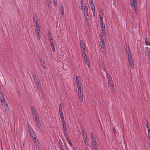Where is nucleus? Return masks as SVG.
I'll list each match as a JSON object with an SVG mask.
<instances>
[{"mask_svg":"<svg viewBox=\"0 0 150 150\" xmlns=\"http://www.w3.org/2000/svg\"><path fill=\"white\" fill-rule=\"evenodd\" d=\"M27 127L30 135L32 138L33 139L34 143L35 144L37 143L38 141L35 137L34 131L29 124L27 125Z\"/></svg>","mask_w":150,"mask_h":150,"instance_id":"nucleus-1","label":"nucleus"},{"mask_svg":"<svg viewBox=\"0 0 150 150\" xmlns=\"http://www.w3.org/2000/svg\"><path fill=\"white\" fill-rule=\"evenodd\" d=\"M80 44L81 50L82 52V54H83L84 52L85 53V54L86 53L87 51L86 49V43L83 41L81 40L80 41ZM84 53L85 54V53Z\"/></svg>","mask_w":150,"mask_h":150,"instance_id":"nucleus-2","label":"nucleus"},{"mask_svg":"<svg viewBox=\"0 0 150 150\" xmlns=\"http://www.w3.org/2000/svg\"><path fill=\"white\" fill-rule=\"evenodd\" d=\"M107 78L108 79V83L111 84V85L110 86L111 88H112L114 86V83L113 81L112 80V77L109 74L107 73Z\"/></svg>","mask_w":150,"mask_h":150,"instance_id":"nucleus-3","label":"nucleus"},{"mask_svg":"<svg viewBox=\"0 0 150 150\" xmlns=\"http://www.w3.org/2000/svg\"><path fill=\"white\" fill-rule=\"evenodd\" d=\"M84 53H85V52H84L83 54H82L83 58L85 61V63L87 65L88 67H89L90 66V64L89 59L87 58L88 56L86 55V53L84 54Z\"/></svg>","mask_w":150,"mask_h":150,"instance_id":"nucleus-4","label":"nucleus"},{"mask_svg":"<svg viewBox=\"0 0 150 150\" xmlns=\"http://www.w3.org/2000/svg\"><path fill=\"white\" fill-rule=\"evenodd\" d=\"M0 100L1 101V102L2 103V105L4 107H4H5V108L6 109L5 106H6V107L7 105L5 104V98H4V96H3L2 93L0 91Z\"/></svg>","mask_w":150,"mask_h":150,"instance_id":"nucleus-5","label":"nucleus"},{"mask_svg":"<svg viewBox=\"0 0 150 150\" xmlns=\"http://www.w3.org/2000/svg\"><path fill=\"white\" fill-rule=\"evenodd\" d=\"M49 40L52 48L53 51L54 52L55 51V48L53 40L52 38H50L49 39Z\"/></svg>","mask_w":150,"mask_h":150,"instance_id":"nucleus-6","label":"nucleus"},{"mask_svg":"<svg viewBox=\"0 0 150 150\" xmlns=\"http://www.w3.org/2000/svg\"><path fill=\"white\" fill-rule=\"evenodd\" d=\"M83 8L84 10V16H88V8L86 4H85L84 5Z\"/></svg>","mask_w":150,"mask_h":150,"instance_id":"nucleus-7","label":"nucleus"},{"mask_svg":"<svg viewBox=\"0 0 150 150\" xmlns=\"http://www.w3.org/2000/svg\"><path fill=\"white\" fill-rule=\"evenodd\" d=\"M78 94L80 102H83V95L81 91H78Z\"/></svg>","mask_w":150,"mask_h":150,"instance_id":"nucleus-8","label":"nucleus"},{"mask_svg":"<svg viewBox=\"0 0 150 150\" xmlns=\"http://www.w3.org/2000/svg\"><path fill=\"white\" fill-rule=\"evenodd\" d=\"M64 137L65 138V139H66L67 141V142L69 143V145L70 146H72V144L70 141V140H69V138L68 137V136H67V135L66 134V133L65 132H64Z\"/></svg>","mask_w":150,"mask_h":150,"instance_id":"nucleus-9","label":"nucleus"},{"mask_svg":"<svg viewBox=\"0 0 150 150\" xmlns=\"http://www.w3.org/2000/svg\"><path fill=\"white\" fill-rule=\"evenodd\" d=\"M78 5L79 8L80 10H82L83 9V3L81 0H78Z\"/></svg>","mask_w":150,"mask_h":150,"instance_id":"nucleus-10","label":"nucleus"},{"mask_svg":"<svg viewBox=\"0 0 150 150\" xmlns=\"http://www.w3.org/2000/svg\"><path fill=\"white\" fill-rule=\"evenodd\" d=\"M91 146L93 150L94 149H97V146H98V144L97 142H94V143H93V142L91 143Z\"/></svg>","mask_w":150,"mask_h":150,"instance_id":"nucleus-11","label":"nucleus"},{"mask_svg":"<svg viewBox=\"0 0 150 150\" xmlns=\"http://www.w3.org/2000/svg\"><path fill=\"white\" fill-rule=\"evenodd\" d=\"M125 49L126 53L127 55L131 54L130 48L129 46H127L125 47Z\"/></svg>","mask_w":150,"mask_h":150,"instance_id":"nucleus-12","label":"nucleus"},{"mask_svg":"<svg viewBox=\"0 0 150 150\" xmlns=\"http://www.w3.org/2000/svg\"><path fill=\"white\" fill-rule=\"evenodd\" d=\"M35 82L36 83V84L38 87H40V81L38 79V78L35 79H34Z\"/></svg>","mask_w":150,"mask_h":150,"instance_id":"nucleus-13","label":"nucleus"},{"mask_svg":"<svg viewBox=\"0 0 150 150\" xmlns=\"http://www.w3.org/2000/svg\"><path fill=\"white\" fill-rule=\"evenodd\" d=\"M77 84V87L78 89V91H81V82H78Z\"/></svg>","mask_w":150,"mask_h":150,"instance_id":"nucleus-14","label":"nucleus"},{"mask_svg":"<svg viewBox=\"0 0 150 150\" xmlns=\"http://www.w3.org/2000/svg\"><path fill=\"white\" fill-rule=\"evenodd\" d=\"M32 113L33 117L35 118V119L39 118V117L38 116L37 112V111L33 112Z\"/></svg>","mask_w":150,"mask_h":150,"instance_id":"nucleus-15","label":"nucleus"},{"mask_svg":"<svg viewBox=\"0 0 150 150\" xmlns=\"http://www.w3.org/2000/svg\"><path fill=\"white\" fill-rule=\"evenodd\" d=\"M35 122L37 126L40 127L41 126L39 120V118L37 119H35Z\"/></svg>","mask_w":150,"mask_h":150,"instance_id":"nucleus-16","label":"nucleus"},{"mask_svg":"<svg viewBox=\"0 0 150 150\" xmlns=\"http://www.w3.org/2000/svg\"><path fill=\"white\" fill-rule=\"evenodd\" d=\"M91 135L92 139V142H93V143H94V142H96L95 137L94 136V134L92 133H91Z\"/></svg>","mask_w":150,"mask_h":150,"instance_id":"nucleus-17","label":"nucleus"},{"mask_svg":"<svg viewBox=\"0 0 150 150\" xmlns=\"http://www.w3.org/2000/svg\"><path fill=\"white\" fill-rule=\"evenodd\" d=\"M100 23L101 27V29H103L104 28H105V26L104 25V24L103 22V20H100Z\"/></svg>","mask_w":150,"mask_h":150,"instance_id":"nucleus-18","label":"nucleus"},{"mask_svg":"<svg viewBox=\"0 0 150 150\" xmlns=\"http://www.w3.org/2000/svg\"><path fill=\"white\" fill-rule=\"evenodd\" d=\"M128 60L129 63H133L132 58L131 54L128 55Z\"/></svg>","mask_w":150,"mask_h":150,"instance_id":"nucleus-19","label":"nucleus"},{"mask_svg":"<svg viewBox=\"0 0 150 150\" xmlns=\"http://www.w3.org/2000/svg\"><path fill=\"white\" fill-rule=\"evenodd\" d=\"M63 125V129L64 130L63 132H64L65 133L67 132V127L65 123H62Z\"/></svg>","mask_w":150,"mask_h":150,"instance_id":"nucleus-20","label":"nucleus"},{"mask_svg":"<svg viewBox=\"0 0 150 150\" xmlns=\"http://www.w3.org/2000/svg\"><path fill=\"white\" fill-rule=\"evenodd\" d=\"M85 19V21L86 24H89V17L88 16H84Z\"/></svg>","mask_w":150,"mask_h":150,"instance_id":"nucleus-21","label":"nucleus"},{"mask_svg":"<svg viewBox=\"0 0 150 150\" xmlns=\"http://www.w3.org/2000/svg\"><path fill=\"white\" fill-rule=\"evenodd\" d=\"M59 114L62 113V107L61 105V104L60 103L59 104Z\"/></svg>","mask_w":150,"mask_h":150,"instance_id":"nucleus-22","label":"nucleus"},{"mask_svg":"<svg viewBox=\"0 0 150 150\" xmlns=\"http://www.w3.org/2000/svg\"><path fill=\"white\" fill-rule=\"evenodd\" d=\"M145 42L146 45L147 46H150V42H149V38H147L146 39Z\"/></svg>","mask_w":150,"mask_h":150,"instance_id":"nucleus-23","label":"nucleus"},{"mask_svg":"<svg viewBox=\"0 0 150 150\" xmlns=\"http://www.w3.org/2000/svg\"><path fill=\"white\" fill-rule=\"evenodd\" d=\"M38 20V18L37 15L35 14H34L33 15V22H34Z\"/></svg>","mask_w":150,"mask_h":150,"instance_id":"nucleus-24","label":"nucleus"},{"mask_svg":"<svg viewBox=\"0 0 150 150\" xmlns=\"http://www.w3.org/2000/svg\"><path fill=\"white\" fill-rule=\"evenodd\" d=\"M101 51L102 52V53L103 54H105L106 53V49L105 48V47H102L101 48Z\"/></svg>","mask_w":150,"mask_h":150,"instance_id":"nucleus-25","label":"nucleus"},{"mask_svg":"<svg viewBox=\"0 0 150 150\" xmlns=\"http://www.w3.org/2000/svg\"><path fill=\"white\" fill-rule=\"evenodd\" d=\"M89 4H90V5L91 7V9L95 8V7L93 4V2H92V1H91V2H90Z\"/></svg>","mask_w":150,"mask_h":150,"instance_id":"nucleus-26","label":"nucleus"},{"mask_svg":"<svg viewBox=\"0 0 150 150\" xmlns=\"http://www.w3.org/2000/svg\"><path fill=\"white\" fill-rule=\"evenodd\" d=\"M137 4V0H132V2L130 4V5L132 6Z\"/></svg>","mask_w":150,"mask_h":150,"instance_id":"nucleus-27","label":"nucleus"},{"mask_svg":"<svg viewBox=\"0 0 150 150\" xmlns=\"http://www.w3.org/2000/svg\"><path fill=\"white\" fill-rule=\"evenodd\" d=\"M146 127L148 128V136L149 139L150 141V130L148 127V125H146Z\"/></svg>","mask_w":150,"mask_h":150,"instance_id":"nucleus-28","label":"nucleus"},{"mask_svg":"<svg viewBox=\"0 0 150 150\" xmlns=\"http://www.w3.org/2000/svg\"><path fill=\"white\" fill-rule=\"evenodd\" d=\"M102 32V34L103 36H105L106 35V33L105 32V28L103 29H101Z\"/></svg>","mask_w":150,"mask_h":150,"instance_id":"nucleus-29","label":"nucleus"},{"mask_svg":"<svg viewBox=\"0 0 150 150\" xmlns=\"http://www.w3.org/2000/svg\"><path fill=\"white\" fill-rule=\"evenodd\" d=\"M36 32L37 34V35L38 38V39H39V40H40V36H41L40 35V31H36Z\"/></svg>","mask_w":150,"mask_h":150,"instance_id":"nucleus-30","label":"nucleus"},{"mask_svg":"<svg viewBox=\"0 0 150 150\" xmlns=\"http://www.w3.org/2000/svg\"><path fill=\"white\" fill-rule=\"evenodd\" d=\"M41 65L44 69L45 70L47 68L44 62H42Z\"/></svg>","mask_w":150,"mask_h":150,"instance_id":"nucleus-31","label":"nucleus"},{"mask_svg":"<svg viewBox=\"0 0 150 150\" xmlns=\"http://www.w3.org/2000/svg\"><path fill=\"white\" fill-rule=\"evenodd\" d=\"M40 27L39 25H35V31H40Z\"/></svg>","mask_w":150,"mask_h":150,"instance_id":"nucleus-32","label":"nucleus"},{"mask_svg":"<svg viewBox=\"0 0 150 150\" xmlns=\"http://www.w3.org/2000/svg\"><path fill=\"white\" fill-rule=\"evenodd\" d=\"M100 42V44H101V47H105V44L104 41H101Z\"/></svg>","mask_w":150,"mask_h":150,"instance_id":"nucleus-33","label":"nucleus"},{"mask_svg":"<svg viewBox=\"0 0 150 150\" xmlns=\"http://www.w3.org/2000/svg\"><path fill=\"white\" fill-rule=\"evenodd\" d=\"M76 83H78V82H81L79 81V78L78 75L76 76Z\"/></svg>","mask_w":150,"mask_h":150,"instance_id":"nucleus-34","label":"nucleus"},{"mask_svg":"<svg viewBox=\"0 0 150 150\" xmlns=\"http://www.w3.org/2000/svg\"><path fill=\"white\" fill-rule=\"evenodd\" d=\"M132 6L133 9L134 11H136L137 8V4H135V5H133Z\"/></svg>","mask_w":150,"mask_h":150,"instance_id":"nucleus-35","label":"nucleus"},{"mask_svg":"<svg viewBox=\"0 0 150 150\" xmlns=\"http://www.w3.org/2000/svg\"><path fill=\"white\" fill-rule=\"evenodd\" d=\"M31 111L32 113L36 111L35 110L34 107L32 106L31 107Z\"/></svg>","mask_w":150,"mask_h":150,"instance_id":"nucleus-36","label":"nucleus"},{"mask_svg":"<svg viewBox=\"0 0 150 150\" xmlns=\"http://www.w3.org/2000/svg\"><path fill=\"white\" fill-rule=\"evenodd\" d=\"M84 141L85 144L87 146H88L89 145V144L86 138L85 139Z\"/></svg>","mask_w":150,"mask_h":150,"instance_id":"nucleus-37","label":"nucleus"},{"mask_svg":"<svg viewBox=\"0 0 150 150\" xmlns=\"http://www.w3.org/2000/svg\"><path fill=\"white\" fill-rule=\"evenodd\" d=\"M33 77V78L34 79H36L38 78V76H37L34 73L32 75Z\"/></svg>","mask_w":150,"mask_h":150,"instance_id":"nucleus-38","label":"nucleus"},{"mask_svg":"<svg viewBox=\"0 0 150 150\" xmlns=\"http://www.w3.org/2000/svg\"><path fill=\"white\" fill-rule=\"evenodd\" d=\"M99 36H100V41H103V36L101 35H100Z\"/></svg>","mask_w":150,"mask_h":150,"instance_id":"nucleus-39","label":"nucleus"},{"mask_svg":"<svg viewBox=\"0 0 150 150\" xmlns=\"http://www.w3.org/2000/svg\"><path fill=\"white\" fill-rule=\"evenodd\" d=\"M92 12L93 14V15L94 16H95V8L92 9Z\"/></svg>","mask_w":150,"mask_h":150,"instance_id":"nucleus-40","label":"nucleus"},{"mask_svg":"<svg viewBox=\"0 0 150 150\" xmlns=\"http://www.w3.org/2000/svg\"><path fill=\"white\" fill-rule=\"evenodd\" d=\"M130 65V66L132 69H133L134 68V66L133 64V63H129Z\"/></svg>","mask_w":150,"mask_h":150,"instance_id":"nucleus-41","label":"nucleus"},{"mask_svg":"<svg viewBox=\"0 0 150 150\" xmlns=\"http://www.w3.org/2000/svg\"><path fill=\"white\" fill-rule=\"evenodd\" d=\"M47 2L49 5H50L51 3V0H47Z\"/></svg>","mask_w":150,"mask_h":150,"instance_id":"nucleus-42","label":"nucleus"},{"mask_svg":"<svg viewBox=\"0 0 150 150\" xmlns=\"http://www.w3.org/2000/svg\"><path fill=\"white\" fill-rule=\"evenodd\" d=\"M61 121H62V123H65L64 117L61 118Z\"/></svg>","mask_w":150,"mask_h":150,"instance_id":"nucleus-43","label":"nucleus"},{"mask_svg":"<svg viewBox=\"0 0 150 150\" xmlns=\"http://www.w3.org/2000/svg\"><path fill=\"white\" fill-rule=\"evenodd\" d=\"M53 2L55 5L56 6L57 5V0H53Z\"/></svg>","mask_w":150,"mask_h":150,"instance_id":"nucleus-44","label":"nucleus"},{"mask_svg":"<svg viewBox=\"0 0 150 150\" xmlns=\"http://www.w3.org/2000/svg\"><path fill=\"white\" fill-rule=\"evenodd\" d=\"M61 118H64V115L63 113L60 114Z\"/></svg>","mask_w":150,"mask_h":150,"instance_id":"nucleus-45","label":"nucleus"},{"mask_svg":"<svg viewBox=\"0 0 150 150\" xmlns=\"http://www.w3.org/2000/svg\"><path fill=\"white\" fill-rule=\"evenodd\" d=\"M82 135H83V138H84V131L83 130H82Z\"/></svg>","mask_w":150,"mask_h":150,"instance_id":"nucleus-46","label":"nucleus"},{"mask_svg":"<svg viewBox=\"0 0 150 150\" xmlns=\"http://www.w3.org/2000/svg\"><path fill=\"white\" fill-rule=\"evenodd\" d=\"M34 22L35 23V25H39L38 24V20L36 21H35Z\"/></svg>","mask_w":150,"mask_h":150,"instance_id":"nucleus-47","label":"nucleus"},{"mask_svg":"<svg viewBox=\"0 0 150 150\" xmlns=\"http://www.w3.org/2000/svg\"><path fill=\"white\" fill-rule=\"evenodd\" d=\"M113 132L114 133H115L116 132V130L115 128H113L112 129Z\"/></svg>","mask_w":150,"mask_h":150,"instance_id":"nucleus-48","label":"nucleus"},{"mask_svg":"<svg viewBox=\"0 0 150 150\" xmlns=\"http://www.w3.org/2000/svg\"><path fill=\"white\" fill-rule=\"evenodd\" d=\"M148 57H149V59L150 60V51H149L148 52Z\"/></svg>","mask_w":150,"mask_h":150,"instance_id":"nucleus-49","label":"nucleus"},{"mask_svg":"<svg viewBox=\"0 0 150 150\" xmlns=\"http://www.w3.org/2000/svg\"><path fill=\"white\" fill-rule=\"evenodd\" d=\"M64 9L62 7V12L61 13V15L63 16L64 15Z\"/></svg>","mask_w":150,"mask_h":150,"instance_id":"nucleus-50","label":"nucleus"},{"mask_svg":"<svg viewBox=\"0 0 150 150\" xmlns=\"http://www.w3.org/2000/svg\"><path fill=\"white\" fill-rule=\"evenodd\" d=\"M99 13H100V14H101V13H102V10L100 11H99ZM102 13V14H103V13Z\"/></svg>","mask_w":150,"mask_h":150,"instance_id":"nucleus-51","label":"nucleus"},{"mask_svg":"<svg viewBox=\"0 0 150 150\" xmlns=\"http://www.w3.org/2000/svg\"><path fill=\"white\" fill-rule=\"evenodd\" d=\"M60 149L61 150H64V149L62 147H61L60 148Z\"/></svg>","mask_w":150,"mask_h":150,"instance_id":"nucleus-52","label":"nucleus"},{"mask_svg":"<svg viewBox=\"0 0 150 150\" xmlns=\"http://www.w3.org/2000/svg\"><path fill=\"white\" fill-rule=\"evenodd\" d=\"M102 16H100V19L101 20H102Z\"/></svg>","mask_w":150,"mask_h":150,"instance_id":"nucleus-53","label":"nucleus"},{"mask_svg":"<svg viewBox=\"0 0 150 150\" xmlns=\"http://www.w3.org/2000/svg\"><path fill=\"white\" fill-rule=\"evenodd\" d=\"M60 10L61 13L62 12V9H61Z\"/></svg>","mask_w":150,"mask_h":150,"instance_id":"nucleus-54","label":"nucleus"},{"mask_svg":"<svg viewBox=\"0 0 150 150\" xmlns=\"http://www.w3.org/2000/svg\"><path fill=\"white\" fill-rule=\"evenodd\" d=\"M90 2H91L92 1V2H93V0H90Z\"/></svg>","mask_w":150,"mask_h":150,"instance_id":"nucleus-55","label":"nucleus"},{"mask_svg":"<svg viewBox=\"0 0 150 150\" xmlns=\"http://www.w3.org/2000/svg\"><path fill=\"white\" fill-rule=\"evenodd\" d=\"M99 16L100 17V16H101V15L100 14H99Z\"/></svg>","mask_w":150,"mask_h":150,"instance_id":"nucleus-56","label":"nucleus"},{"mask_svg":"<svg viewBox=\"0 0 150 150\" xmlns=\"http://www.w3.org/2000/svg\"><path fill=\"white\" fill-rule=\"evenodd\" d=\"M93 150H97V149H93Z\"/></svg>","mask_w":150,"mask_h":150,"instance_id":"nucleus-57","label":"nucleus"}]
</instances>
